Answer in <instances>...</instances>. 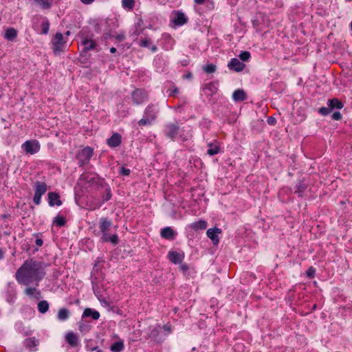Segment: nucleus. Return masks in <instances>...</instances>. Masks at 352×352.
I'll return each instance as SVG.
<instances>
[{
	"label": "nucleus",
	"instance_id": "nucleus-1",
	"mask_svg": "<svg viewBox=\"0 0 352 352\" xmlns=\"http://www.w3.org/2000/svg\"><path fill=\"white\" fill-rule=\"evenodd\" d=\"M45 264L33 259L25 261L17 270L15 277L19 284L28 285L36 282L38 283L45 276Z\"/></svg>",
	"mask_w": 352,
	"mask_h": 352
},
{
	"label": "nucleus",
	"instance_id": "nucleus-2",
	"mask_svg": "<svg viewBox=\"0 0 352 352\" xmlns=\"http://www.w3.org/2000/svg\"><path fill=\"white\" fill-rule=\"evenodd\" d=\"M94 150L89 146H87L82 149L77 155V158L79 160L81 165L87 164L93 155Z\"/></svg>",
	"mask_w": 352,
	"mask_h": 352
},
{
	"label": "nucleus",
	"instance_id": "nucleus-3",
	"mask_svg": "<svg viewBox=\"0 0 352 352\" xmlns=\"http://www.w3.org/2000/svg\"><path fill=\"white\" fill-rule=\"evenodd\" d=\"M22 148L26 153L33 155L40 149L39 144L36 141H26L22 144Z\"/></svg>",
	"mask_w": 352,
	"mask_h": 352
},
{
	"label": "nucleus",
	"instance_id": "nucleus-4",
	"mask_svg": "<svg viewBox=\"0 0 352 352\" xmlns=\"http://www.w3.org/2000/svg\"><path fill=\"white\" fill-rule=\"evenodd\" d=\"M174 18L172 20L173 23L177 25H183L188 21V18L186 16L184 13L181 11H175L173 12Z\"/></svg>",
	"mask_w": 352,
	"mask_h": 352
},
{
	"label": "nucleus",
	"instance_id": "nucleus-5",
	"mask_svg": "<svg viewBox=\"0 0 352 352\" xmlns=\"http://www.w3.org/2000/svg\"><path fill=\"white\" fill-rule=\"evenodd\" d=\"M221 232V230L218 228H210L207 230V236L210 238L214 245H217L219 242L218 234Z\"/></svg>",
	"mask_w": 352,
	"mask_h": 352
},
{
	"label": "nucleus",
	"instance_id": "nucleus-6",
	"mask_svg": "<svg viewBox=\"0 0 352 352\" xmlns=\"http://www.w3.org/2000/svg\"><path fill=\"white\" fill-rule=\"evenodd\" d=\"M101 205L102 203L93 196L89 197L86 202V206L89 210H95L97 208H100Z\"/></svg>",
	"mask_w": 352,
	"mask_h": 352
},
{
	"label": "nucleus",
	"instance_id": "nucleus-7",
	"mask_svg": "<svg viewBox=\"0 0 352 352\" xmlns=\"http://www.w3.org/2000/svg\"><path fill=\"white\" fill-rule=\"evenodd\" d=\"M121 135L115 133L107 140V144L111 147H117L121 144Z\"/></svg>",
	"mask_w": 352,
	"mask_h": 352
},
{
	"label": "nucleus",
	"instance_id": "nucleus-8",
	"mask_svg": "<svg viewBox=\"0 0 352 352\" xmlns=\"http://www.w3.org/2000/svg\"><path fill=\"white\" fill-rule=\"evenodd\" d=\"M236 72H241L245 68V64L241 63L237 58H233L228 65Z\"/></svg>",
	"mask_w": 352,
	"mask_h": 352
},
{
	"label": "nucleus",
	"instance_id": "nucleus-9",
	"mask_svg": "<svg viewBox=\"0 0 352 352\" xmlns=\"http://www.w3.org/2000/svg\"><path fill=\"white\" fill-rule=\"evenodd\" d=\"M132 96H133V101L136 104L142 103L146 97L144 91L140 90V89H137V90L134 91Z\"/></svg>",
	"mask_w": 352,
	"mask_h": 352
},
{
	"label": "nucleus",
	"instance_id": "nucleus-10",
	"mask_svg": "<svg viewBox=\"0 0 352 352\" xmlns=\"http://www.w3.org/2000/svg\"><path fill=\"white\" fill-rule=\"evenodd\" d=\"M49 205L53 206L54 205L60 206L62 201L59 199V195L56 192L48 193Z\"/></svg>",
	"mask_w": 352,
	"mask_h": 352
},
{
	"label": "nucleus",
	"instance_id": "nucleus-11",
	"mask_svg": "<svg viewBox=\"0 0 352 352\" xmlns=\"http://www.w3.org/2000/svg\"><path fill=\"white\" fill-rule=\"evenodd\" d=\"M168 257L169 260L175 264L182 263V261L184 258L183 255L177 253V252H174V251L169 252L168 254Z\"/></svg>",
	"mask_w": 352,
	"mask_h": 352
},
{
	"label": "nucleus",
	"instance_id": "nucleus-12",
	"mask_svg": "<svg viewBox=\"0 0 352 352\" xmlns=\"http://www.w3.org/2000/svg\"><path fill=\"white\" fill-rule=\"evenodd\" d=\"M232 98L236 102L243 101L246 98V94L242 89H237L233 93Z\"/></svg>",
	"mask_w": 352,
	"mask_h": 352
},
{
	"label": "nucleus",
	"instance_id": "nucleus-13",
	"mask_svg": "<svg viewBox=\"0 0 352 352\" xmlns=\"http://www.w3.org/2000/svg\"><path fill=\"white\" fill-rule=\"evenodd\" d=\"M36 189L35 193L43 195L47 191V184L44 182H36L35 184Z\"/></svg>",
	"mask_w": 352,
	"mask_h": 352
},
{
	"label": "nucleus",
	"instance_id": "nucleus-14",
	"mask_svg": "<svg viewBox=\"0 0 352 352\" xmlns=\"http://www.w3.org/2000/svg\"><path fill=\"white\" fill-rule=\"evenodd\" d=\"M327 106L332 111L334 108L342 109L343 107V104L337 98H333L331 100H329L327 102Z\"/></svg>",
	"mask_w": 352,
	"mask_h": 352
},
{
	"label": "nucleus",
	"instance_id": "nucleus-15",
	"mask_svg": "<svg viewBox=\"0 0 352 352\" xmlns=\"http://www.w3.org/2000/svg\"><path fill=\"white\" fill-rule=\"evenodd\" d=\"M82 316L83 317L91 316L93 318V319L98 320L99 318V317H100V314L97 311L92 310L90 308H86L84 310Z\"/></svg>",
	"mask_w": 352,
	"mask_h": 352
},
{
	"label": "nucleus",
	"instance_id": "nucleus-16",
	"mask_svg": "<svg viewBox=\"0 0 352 352\" xmlns=\"http://www.w3.org/2000/svg\"><path fill=\"white\" fill-rule=\"evenodd\" d=\"M16 35L17 31L14 28H10L6 30L4 36L9 41H12Z\"/></svg>",
	"mask_w": 352,
	"mask_h": 352
},
{
	"label": "nucleus",
	"instance_id": "nucleus-17",
	"mask_svg": "<svg viewBox=\"0 0 352 352\" xmlns=\"http://www.w3.org/2000/svg\"><path fill=\"white\" fill-rule=\"evenodd\" d=\"M25 294L29 296H34L36 299L41 298L40 292L37 291L36 287H27L25 289Z\"/></svg>",
	"mask_w": 352,
	"mask_h": 352
},
{
	"label": "nucleus",
	"instance_id": "nucleus-18",
	"mask_svg": "<svg viewBox=\"0 0 352 352\" xmlns=\"http://www.w3.org/2000/svg\"><path fill=\"white\" fill-rule=\"evenodd\" d=\"M179 126L175 124L168 126V135L171 138H175V135L178 133Z\"/></svg>",
	"mask_w": 352,
	"mask_h": 352
},
{
	"label": "nucleus",
	"instance_id": "nucleus-19",
	"mask_svg": "<svg viewBox=\"0 0 352 352\" xmlns=\"http://www.w3.org/2000/svg\"><path fill=\"white\" fill-rule=\"evenodd\" d=\"M206 226H207V223L204 220L198 221L197 222L193 223L191 225L192 229H193L195 230L205 229L206 228Z\"/></svg>",
	"mask_w": 352,
	"mask_h": 352
},
{
	"label": "nucleus",
	"instance_id": "nucleus-20",
	"mask_svg": "<svg viewBox=\"0 0 352 352\" xmlns=\"http://www.w3.org/2000/svg\"><path fill=\"white\" fill-rule=\"evenodd\" d=\"M34 1L43 9L50 8L52 3V0H34Z\"/></svg>",
	"mask_w": 352,
	"mask_h": 352
},
{
	"label": "nucleus",
	"instance_id": "nucleus-21",
	"mask_svg": "<svg viewBox=\"0 0 352 352\" xmlns=\"http://www.w3.org/2000/svg\"><path fill=\"white\" fill-rule=\"evenodd\" d=\"M67 42H69V41L66 38H65L61 33L58 32L54 36L53 44H61Z\"/></svg>",
	"mask_w": 352,
	"mask_h": 352
},
{
	"label": "nucleus",
	"instance_id": "nucleus-22",
	"mask_svg": "<svg viewBox=\"0 0 352 352\" xmlns=\"http://www.w3.org/2000/svg\"><path fill=\"white\" fill-rule=\"evenodd\" d=\"M161 236L165 239H170L173 236V230L169 227L162 229L161 231Z\"/></svg>",
	"mask_w": 352,
	"mask_h": 352
},
{
	"label": "nucleus",
	"instance_id": "nucleus-23",
	"mask_svg": "<svg viewBox=\"0 0 352 352\" xmlns=\"http://www.w3.org/2000/svg\"><path fill=\"white\" fill-rule=\"evenodd\" d=\"M69 315V311L65 308H62L58 311V318L60 320H65L68 318Z\"/></svg>",
	"mask_w": 352,
	"mask_h": 352
},
{
	"label": "nucleus",
	"instance_id": "nucleus-24",
	"mask_svg": "<svg viewBox=\"0 0 352 352\" xmlns=\"http://www.w3.org/2000/svg\"><path fill=\"white\" fill-rule=\"evenodd\" d=\"M123 349L124 344L120 341L114 342L111 346V350L113 352H120Z\"/></svg>",
	"mask_w": 352,
	"mask_h": 352
},
{
	"label": "nucleus",
	"instance_id": "nucleus-25",
	"mask_svg": "<svg viewBox=\"0 0 352 352\" xmlns=\"http://www.w3.org/2000/svg\"><path fill=\"white\" fill-rule=\"evenodd\" d=\"M66 339L69 344L72 346L76 345L78 339L77 337L73 333H68L66 336Z\"/></svg>",
	"mask_w": 352,
	"mask_h": 352
},
{
	"label": "nucleus",
	"instance_id": "nucleus-26",
	"mask_svg": "<svg viewBox=\"0 0 352 352\" xmlns=\"http://www.w3.org/2000/svg\"><path fill=\"white\" fill-rule=\"evenodd\" d=\"M110 226L111 222L109 221H107L105 218L101 219L100 228L102 232H105Z\"/></svg>",
	"mask_w": 352,
	"mask_h": 352
},
{
	"label": "nucleus",
	"instance_id": "nucleus-27",
	"mask_svg": "<svg viewBox=\"0 0 352 352\" xmlns=\"http://www.w3.org/2000/svg\"><path fill=\"white\" fill-rule=\"evenodd\" d=\"M48 308H49V305L47 301L43 300V301H41L38 302V309L41 313H42V314L45 313L48 310Z\"/></svg>",
	"mask_w": 352,
	"mask_h": 352
},
{
	"label": "nucleus",
	"instance_id": "nucleus-28",
	"mask_svg": "<svg viewBox=\"0 0 352 352\" xmlns=\"http://www.w3.org/2000/svg\"><path fill=\"white\" fill-rule=\"evenodd\" d=\"M53 223L57 226H64L66 223L65 219L63 216H57L54 218Z\"/></svg>",
	"mask_w": 352,
	"mask_h": 352
},
{
	"label": "nucleus",
	"instance_id": "nucleus-29",
	"mask_svg": "<svg viewBox=\"0 0 352 352\" xmlns=\"http://www.w3.org/2000/svg\"><path fill=\"white\" fill-rule=\"evenodd\" d=\"M156 116L152 115L151 116V118H147L146 117L145 118L141 119L138 123L140 126H144L146 124H150L151 122L155 119Z\"/></svg>",
	"mask_w": 352,
	"mask_h": 352
},
{
	"label": "nucleus",
	"instance_id": "nucleus-30",
	"mask_svg": "<svg viewBox=\"0 0 352 352\" xmlns=\"http://www.w3.org/2000/svg\"><path fill=\"white\" fill-rule=\"evenodd\" d=\"M123 8L132 10L135 6V0H122Z\"/></svg>",
	"mask_w": 352,
	"mask_h": 352
},
{
	"label": "nucleus",
	"instance_id": "nucleus-31",
	"mask_svg": "<svg viewBox=\"0 0 352 352\" xmlns=\"http://www.w3.org/2000/svg\"><path fill=\"white\" fill-rule=\"evenodd\" d=\"M203 69L208 74L214 73L216 71V65L212 64L207 65L203 67Z\"/></svg>",
	"mask_w": 352,
	"mask_h": 352
},
{
	"label": "nucleus",
	"instance_id": "nucleus-32",
	"mask_svg": "<svg viewBox=\"0 0 352 352\" xmlns=\"http://www.w3.org/2000/svg\"><path fill=\"white\" fill-rule=\"evenodd\" d=\"M25 345L28 348L37 346V341L34 338H28L25 340Z\"/></svg>",
	"mask_w": 352,
	"mask_h": 352
},
{
	"label": "nucleus",
	"instance_id": "nucleus-33",
	"mask_svg": "<svg viewBox=\"0 0 352 352\" xmlns=\"http://www.w3.org/2000/svg\"><path fill=\"white\" fill-rule=\"evenodd\" d=\"M105 192H106V194H105V195L103 196L102 201L101 202L102 204L104 201H109L111 198V196H112L110 188H107Z\"/></svg>",
	"mask_w": 352,
	"mask_h": 352
},
{
	"label": "nucleus",
	"instance_id": "nucleus-34",
	"mask_svg": "<svg viewBox=\"0 0 352 352\" xmlns=\"http://www.w3.org/2000/svg\"><path fill=\"white\" fill-rule=\"evenodd\" d=\"M50 23L48 21H44L41 24V31L43 34H47L49 30Z\"/></svg>",
	"mask_w": 352,
	"mask_h": 352
},
{
	"label": "nucleus",
	"instance_id": "nucleus-35",
	"mask_svg": "<svg viewBox=\"0 0 352 352\" xmlns=\"http://www.w3.org/2000/svg\"><path fill=\"white\" fill-rule=\"evenodd\" d=\"M250 54L248 52H243L240 54L239 58L243 60H248L250 58Z\"/></svg>",
	"mask_w": 352,
	"mask_h": 352
},
{
	"label": "nucleus",
	"instance_id": "nucleus-36",
	"mask_svg": "<svg viewBox=\"0 0 352 352\" xmlns=\"http://www.w3.org/2000/svg\"><path fill=\"white\" fill-rule=\"evenodd\" d=\"M331 111V109L327 107H321L320 109H319V113L323 116H327L328 115L330 112Z\"/></svg>",
	"mask_w": 352,
	"mask_h": 352
},
{
	"label": "nucleus",
	"instance_id": "nucleus-37",
	"mask_svg": "<svg viewBox=\"0 0 352 352\" xmlns=\"http://www.w3.org/2000/svg\"><path fill=\"white\" fill-rule=\"evenodd\" d=\"M316 272V270L313 267H310L306 272V274L309 278H314Z\"/></svg>",
	"mask_w": 352,
	"mask_h": 352
},
{
	"label": "nucleus",
	"instance_id": "nucleus-38",
	"mask_svg": "<svg viewBox=\"0 0 352 352\" xmlns=\"http://www.w3.org/2000/svg\"><path fill=\"white\" fill-rule=\"evenodd\" d=\"M64 45H54L53 50L55 54H58L59 52L63 51Z\"/></svg>",
	"mask_w": 352,
	"mask_h": 352
},
{
	"label": "nucleus",
	"instance_id": "nucleus-39",
	"mask_svg": "<svg viewBox=\"0 0 352 352\" xmlns=\"http://www.w3.org/2000/svg\"><path fill=\"white\" fill-rule=\"evenodd\" d=\"M41 197V195L35 193L33 198L34 203L38 205L40 204Z\"/></svg>",
	"mask_w": 352,
	"mask_h": 352
},
{
	"label": "nucleus",
	"instance_id": "nucleus-40",
	"mask_svg": "<svg viewBox=\"0 0 352 352\" xmlns=\"http://www.w3.org/2000/svg\"><path fill=\"white\" fill-rule=\"evenodd\" d=\"M332 118L335 120H340L342 118V115L340 112L336 111L332 114Z\"/></svg>",
	"mask_w": 352,
	"mask_h": 352
},
{
	"label": "nucleus",
	"instance_id": "nucleus-41",
	"mask_svg": "<svg viewBox=\"0 0 352 352\" xmlns=\"http://www.w3.org/2000/svg\"><path fill=\"white\" fill-rule=\"evenodd\" d=\"M145 114L147 118H151V116L152 115H155V113H153V111L151 110V107H148L146 109Z\"/></svg>",
	"mask_w": 352,
	"mask_h": 352
},
{
	"label": "nucleus",
	"instance_id": "nucleus-42",
	"mask_svg": "<svg viewBox=\"0 0 352 352\" xmlns=\"http://www.w3.org/2000/svg\"><path fill=\"white\" fill-rule=\"evenodd\" d=\"M218 152H219V147H216L214 148L208 150L207 153L210 155H213L218 153Z\"/></svg>",
	"mask_w": 352,
	"mask_h": 352
},
{
	"label": "nucleus",
	"instance_id": "nucleus-43",
	"mask_svg": "<svg viewBox=\"0 0 352 352\" xmlns=\"http://www.w3.org/2000/svg\"><path fill=\"white\" fill-rule=\"evenodd\" d=\"M109 241L114 245L118 243V238L116 234L113 235L109 238Z\"/></svg>",
	"mask_w": 352,
	"mask_h": 352
},
{
	"label": "nucleus",
	"instance_id": "nucleus-44",
	"mask_svg": "<svg viewBox=\"0 0 352 352\" xmlns=\"http://www.w3.org/2000/svg\"><path fill=\"white\" fill-rule=\"evenodd\" d=\"M82 46H83L82 52H85V53L88 52L89 50H94L95 47V45H82Z\"/></svg>",
	"mask_w": 352,
	"mask_h": 352
},
{
	"label": "nucleus",
	"instance_id": "nucleus-45",
	"mask_svg": "<svg viewBox=\"0 0 352 352\" xmlns=\"http://www.w3.org/2000/svg\"><path fill=\"white\" fill-rule=\"evenodd\" d=\"M158 333V331L155 329L153 330L152 332H151V336L153 338H155V340L156 342H160L161 341V339H157L156 337H157V335Z\"/></svg>",
	"mask_w": 352,
	"mask_h": 352
},
{
	"label": "nucleus",
	"instance_id": "nucleus-46",
	"mask_svg": "<svg viewBox=\"0 0 352 352\" xmlns=\"http://www.w3.org/2000/svg\"><path fill=\"white\" fill-rule=\"evenodd\" d=\"M162 329L166 332V334L170 333L171 331V328L170 326L164 325Z\"/></svg>",
	"mask_w": 352,
	"mask_h": 352
},
{
	"label": "nucleus",
	"instance_id": "nucleus-47",
	"mask_svg": "<svg viewBox=\"0 0 352 352\" xmlns=\"http://www.w3.org/2000/svg\"><path fill=\"white\" fill-rule=\"evenodd\" d=\"M121 174L122 175H129V173H130V170L129 169H126L124 168V167H122L121 168V171H120Z\"/></svg>",
	"mask_w": 352,
	"mask_h": 352
},
{
	"label": "nucleus",
	"instance_id": "nucleus-48",
	"mask_svg": "<svg viewBox=\"0 0 352 352\" xmlns=\"http://www.w3.org/2000/svg\"><path fill=\"white\" fill-rule=\"evenodd\" d=\"M267 122L270 125H273L276 123V120L273 117H270L267 120Z\"/></svg>",
	"mask_w": 352,
	"mask_h": 352
},
{
	"label": "nucleus",
	"instance_id": "nucleus-49",
	"mask_svg": "<svg viewBox=\"0 0 352 352\" xmlns=\"http://www.w3.org/2000/svg\"><path fill=\"white\" fill-rule=\"evenodd\" d=\"M305 188H306V186L305 185L300 184L298 187V192H302L305 190Z\"/></svg>",
	"mask_w": 352,
	"mask_h": 352
},
{
	"label": "nucleus",
	"instance_id": "nucleus-50",
	"mask_svg": "<svg viewBox=\"0 0 352 352\" xmlns=\"http://www.w3.org/2000/svg\"><path fill=\"white\" fill-rule=\"evenodd\" d=\"M43 240L41 239H37L36 240V244L38 245V246H41L43 245Z\"/></svg>",
	"mask_w": 352,
	"mask_h": 352
},
{
	"label": "nucleus",
	"instance_id": "nucleus-51",
	"mask_svg": "<svg viewBox=\"0 0 352 352\" xmlns=\"http://www.w3.org/2000/svg\"><path fill=\"white\" fill-rule=\"evenodd\" d=\"M103 241H109V239H108L107 236V234L105 232H104V236H103Z\"/></svg>",
	"mask_w": 352,
	"mask_h": 352
},
{
	"label": "nucleus",
	"instance_id": "nucleus-52",
	"mask_svg": "<svg viewBox=\"0 0 352 352\" xmlns=\"http://www.w3.org/2000/svg\"><path fill=\"white\" fill-rule=\"evenodd\" d=\"M94 0H81V1L84 3L89 4L91 3Z\"/></svg>",
	"mask_w": 352,
	"mask_h": 352
},
{
	"label": "nucleus",
	"instance_id": "nucleus-53",
	"mask_svg": "<svg viewBox=\"0 0 352 352\" xmlns=\"http://www.w3.org/2000/svg\"><path fill=\"white\" fill-rule=\"evenodd\" d=\"M194 1L197 4H202L204 2V0H194Z\"/></svg>",
	"mask_w": 352,
	"mask_h": 352
},
{
	"label": "nucleus",
	"instance_id": "nucleus-54",
	"mask_svg": "<svg viewBox=\"0 0 352 352\" xmlns=\"http://www.w3.org/2000/svg\"><path fill=\"white\" fill-rule=\"evenodd\" d=\"M184 77H185L186 78L189 79V78H190L192 77V74H191V73H188V74H187L186 75H185V76H184Z\"/></svg>",
	"mask_w": 352,
	"mask_h": 352
},
{
	"label": "nucleus",
	"instance_id": "nucleus-55",
	"mask_svg": "<svg viewBox=\"0 0 352 352\" xmlns=\"http://www.w3.org/2000/svg\"><path fill=\"white\" fill-rule=\"evenodd\" d=\"M150 50L151 52H155L156 50V47L155 45H152Z\"/></svg>",
	"mask_w": 352,
	"mask_h": 352
},
{
	"label": "nucleus",
	"instance_id": "nucleus-56",
	"mask_svg": "<svg viewBox=\"0 0 352 352\" xmlns=\"http://www.w3.org/2000/svg\"><path fill=\"white\" fill-rule=\"evenodd\" d=\"M116 49L115 47H111V48L110 49V52H111V53H114V52H116Z\"/></svg>",
	"mask_w": 352,
	"mask_h": 352
},
{
	"label": "nucleus",
	"instance_id": "nucleus-57",
	"mask_svg": "<svg viewBox=\"0 0 352 352\" xmlns=\"http://www.w3.org/2000/svg\"><path fill=\"white\" fill-rule=\"evenodd\" d=\"M182 269L183 270H186L188 269V267H187V265H182Z\"/></svg>",
	"mask_w": 352,
	"mask_h": 352
},
{
	"label": "nucleus",
	"instance_id": "nucleus-58",
	"mask_svg": "<svg viewBox=\"0 0 352 352\" xmlns=\"http://www.w3.org/2000/svg\"><path fill=\"white\" fill-rule=\"evenodd\" d=\"M92 350H94H94H96V352H102L101 350H98V347H94V348L92 349Z\"/></svg>",
	"mask_w": 352,
	"mask_h": 352
},
{
	"label": "nucleus",
	"instance_id": "nucleus-59",
	"mask_svg": "<svg viewBox=\"0 0 352 352\" xmlns=\"http://www.w3.org/2000/svg\"><path fill=\"white\" fill-rule=\"evenodd\" d=\"M173 94H176L178 92V89L177 88H175L174 90H173Z\"/></svg>",
	"mask_w": 352,
	"mask_h": 352
},
{
	"label": "nucleus",
	"instance_id": "nucleus-60",
	"mask_svg": "<svg viewBox=\"0 0 352 352\" xmlns=\"http://www.w3.org/2000/svg\"><path fill=\"white\" fill-rule=\"evenodd\" d=\"M3 257V252L0 250V258Z\"/></svg>",
	"mask_w": 352,
	"mask_h": 352
},
{
	"label": "nucleus",
	"instance_id": "nucleus-61",
	"mask_svg": "<svg viewBox=\"0 0 352 352\" xmlns=\"http://www.w3.org/2000/svg\"><path fill=\"white\" fill-rule=\"evenodd\" d=\"M70 34V32L69 31H67L65 34V35L67 36Z\"/></svg>",
	"mask_w": 352,
	"mask_h": 352
},
{
	"label": "nucleus",
	"instance_id": "nucleus-62",
	"mask_svg": "<svg viewBox=\"0 0 352 352\" xmlns=\"http://www.w3.org/2000/svg\"><path fill=\"white\" fill-rule=\"evenodd\" d=\"M316 307V305H314L313 309H315Z\"/></svg>",
	"mask_w": 352,
	"mask_h": 352
},
{
	"label": "nucleus",
	"instance_id": "nucleus-63",
	"mask_svg": "<svg viewBox=\"0 0 352 352\" xmlns=\"http://www.w3.org/2000/svg\"><path fill=\"white\" fill-rule=\"evenodd\" d=\"M351 30H352V22L351 23Z\"/></svg>",
	"mask_w": 352,
	"mask_h": 352
}]
</instances>
